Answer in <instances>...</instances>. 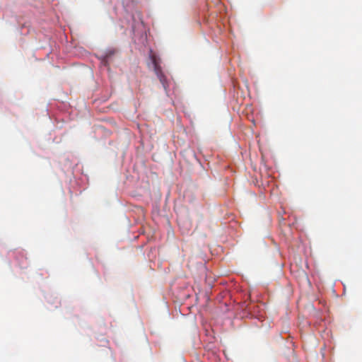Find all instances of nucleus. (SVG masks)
I'll return each mask as SVG.
<instances>
[{
	"label": "nucleus",
	"mask_w": 362,
	"mask_h": 362,
	"mask_svg": "<svg viewBox=\"0 0 362 362\" xmlns=\"http://www.w3.org/2000/svg\"><path fill=\"white\" fill-rule=\"evenodd\" d=\"M158 78H159V81L162 83L164 89L165 90H167V88L168 87V81H167V78H166L165 76L163 74H160V76H158Z\"/></svg>",
	"instance_id": "obj_2"
},
{
	"label": "nucleus",
	"mask_w": 362,
	"mask_h": 362,
	"mask_svg": "<svg viewBox=\"0 0 362 362\" xmlns=\"http://www.w3.org/2000/svg\"><path fill=\"white\" fill-rule=\"evenodd\" d=\"M153 64L156 76H158L160 74H163V73L162 72L161 67L159 66L155 57L153 58Z\"/></svg>",
	"instance_id": "obj_1"
}]
</instances>
